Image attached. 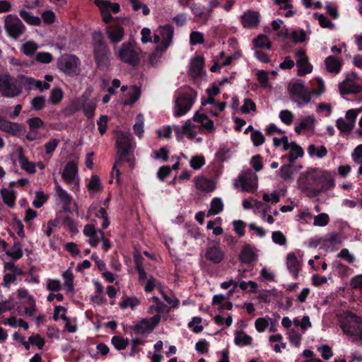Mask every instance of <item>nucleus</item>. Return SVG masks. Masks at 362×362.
<instances>
[{"label": "nucleus", "instance_id": "obj_1", "mask_svg": "<svg viewBox=\"0 0 362 362\" xmlns=\"http://www.w3.org/2000/svg\"><path fill=\"white\" fill-rule=\"evenodd\" d=\"M298 185L307 197L313 198L333 189L335 181L332 172L318 168H310L300 175Z\"/></svg>", "mask_w": 362, "mask_h": 362}, {"label": "nucleus", "instance_id": "obj_2", "mask_svg": "<svg viewBox=\"0 0 362 362\" xmlns=\"http://www.w3.org/2000/svg\"><path fill=\"white\" fill-rule=\"evenodd\" d=\"M116 135L117 155L112 170V176H115L117 182L119 183L121 175L119 168H124L125 163H127L130 169H133L135 166V160L131 153L134 151L136 144L129 133L117 132Z\"/></svg>", "mask_w": 362, "mask_h": 362}, {"label": "nucleus", "instance_id": "obj_3", "mask_svg": "<svg viewBox=\"0 0 362 362\" xmlns=\"http://www.w3.org/2000/svg\"><path fill=\"white\" fill-rule=\"evenodd\" d=\"M338 320L344 334L351 337L353 341L362 344V317L346 312L339 315Z\"/></svg>", "mask_w": 362, "mask_h": 362}, {"label": "nucleus", "instance_id": "obj_4", "mask_svg": "<svg viewBox=\"0 0 362 362\" xmlns=\"http://www.w3.org/2000/svg\"><path fill=\"white\" fill-rule=\"evenodd\" d=\"M115 55L122 62L136 66L143 57V52L135 42H125L115 49Z\"/></svg>", "mask_w": 362, "mask_h": 362}, {"label": "nucleus", "instance_id": "obj_5", "mask_svg": "<svg viewBox=\"0 0 362 362\" xmlns=\"http://www.w3.org/2000/svg\"><path fill=\"white\" fill-rule=\"evenodd\" d=\"M197 98V93L193 89L178 92L173 103V115L180 117L186 115L192 109Z\"/></svg>", "mask_w": 362, "mask_h": 362}, {"label": "nucleus", "instance_id": "obj_6", "mask_svg": "<svg viewBox=\"0 0 362 362\" xmlns=\"http://www.w3.org/2000/svg\"><path fill=\"white\" fill-rule=\"evenodd\" d=\"M23 75L13 77L9 74L0 75V94L7 98L19 95L23 89Z\"/></svg>", "mask_w": 362, "mask_h": 362}, {"label": "nucleus", "instance_id": "obj_7", "mask_svg": "<svg viewBox=\"0 0 362 362\" xmlns=\"http://www.w3.org/2000/svg\"><path fill=\"white\" fill-rule=\"evenodd\" d=\"M235 189L248 193H255L258 188V177L250 169H243L233 182Z\"/></svg>", "mask_w": 362, "mask_h": 362}, {"label": "nucleus", "instance_id": "obj_8", "mask_svg": "<svg viewBox=\"0 0 362 362\" xmlns=\"http://www.w3.org/2000/svg\"><path fill=\"white\" fill-rule=\"evenodd\" d=\"M174 28L171 25H160L155 31L153 42L158 43L157 49L165 52L173 43Z\"/></svg>", "mask_w": 362, "mask_h": 362}, {"label": "nucleus", "instance_id": "obj_9", "mask_svg": "<svg viewBox=\"0 0 362 362\" xmlns=\"http://www.w3.org/2000/svg\"><path fill=\"white\" fill-rule=\"evenodd\" d=\"M62 177L66 183L69 185L72 192H79L80 178L78 176V165L74 161H69L62 173Z\"/></svg>", "mask_w": 362, "mask_h": 362}, {"label": "nucleus", "instance_id": "obj_10", "mask_svg": "<svg viewBox=\"0 0 362 362\" xmlns=\"http://www.w3.org/2000/svg\"><path fill=\"white\" fill-rule=\"evenodd\" d=\"M80 60L73 54L62 56L57 62L59 69L70 76L78 75L80 73Z\"/></svg>", "mask_w": 362, "mask_h": 362}, {"label": "nucleus", "instance_id": "obj_11", "mask_svg": "<svg viewBox=\"0 0 362 362\" xmlns=\"http://www.w3.org/2000/svg\"><path fill=\"white\" fill-rule=\"evenodd\" d=\"M4 29L9 37L17 39L25 31V26L16 15L9 14L4 20Z\"/></svg>", "mask_w": 362, "mask_h": 362}, {"label": "nucleus", "instance_id": "obj_12", "mask_svg": "<svg viewBox=\"0 0 362 362\" xmlns=\"http://www.w3.org/2000/svg\"><path fill=\"white\" fill-rule=\"evenodd\" d=\"M95 4L98 7L103 21L109 23L113 20L111 12L116 14L120 11V6L117 3H112L108 0H95Z\"/></svg>", "mask_w": 362, "mask_h": 362}, {"label": "nucleus", "instance_id": "obj_13", "mask_svg": "<svg viewBox=\"0 0 362 362\" xmlns=\"http://www.w3.org/2000/svg\"><path fill=\"white\" fill-rule=\"evenodd\" d=\"M160 321V315H156L151 318H145L131 327L137 335H145L151 333Z\"/></svg>", "mask_w": 362, "mask_h": 362}, {"label": "nucleus", "instance_id": "obj_14", "mask_svg": "<svg viewBox=\"0 0 362 362\" xmlns=\"http://www.w3.org/2000/svg\"><path fill=\"white\" fill-rule=\"evenodd\" d=\"M296 57V66L298 67V75L305 76L313 71V66L309 62V59L305 50L300 49L295 52Z\"/></svg>", "mask_w": 362, "mask_h": 362}, {"label": "nucleus", "instance_id": "obj_15", "mask_svg": "<svg viewBox=\"0 0 362 362\" xmlns=\"http://www.w3.org/2000/svg\"><path fill=\"white\" fill-rule=\"evenodd\" d=\"M105 34L112 44L122 42L125 35L124 28L119 24H112L105 28Z\"/></svg>", "mask_w": 362, "mask_h": 362}, {"label": "nucleus", "instance_id": "obj_16", "mask_svg": "<svg viewBox=\"0 0 362 362\" xmlns=\"http://www.w3.org/2000/svg\"><path fill=\"white\" fill-rule=\"evenodd\" d=\"M55 192L60 199V202L63 204V209L66 211H71V206H73L76 209H77L76 204L73 201L71 197L68 194V192L64 190L61 185L58 184L57 181H55Z\"/></svg>", "mask_w": 362, "mask_h": 362}, {"label": "nucleus", "instance_id": "obj_17", "mask_svg": "<svg viewBox=\"0 0 362 362\" xmlns=\"http://www.w3.org/2000/svg\"><path fill=\"white\" fill-rule=\"evenodd\" d=\"M95 59L99 66L103 64H106V62L110 55V50L107 45L102 41H99L94 45Z\"/></svg>", "mask_w": 362, "mask_h": 362}, {"label": "nucleus", "instance_id": "obj_18", "mask_svg": "<svg viewBox=\"0 0 362 362\" xmlns=\"http://www.w3.org/2000/svg\"><path fill=\"white\" fill-rule=\"evenodd\" d=\"M356 119L347 110L344 118H339L336 121L337 127L344 133H350L355 127Z\"/></svg>", "mask_w": 362, "mask_h": 362}, {"label": "nucleus", "instance_id": "obj_19", "mask_svg": "<svg viewBox=\"0 0 362 362\" xmlns=\"http://www.w3.org/2000/svg\"><path fill=\"white\" fill-rule=\"evenodd\" d=\"M194 185L197 190L209 193L216 189V182L204 175H199L194 178Z\"/></svg>", "mask_w": 362, "mask_h": 362}, {"label": "nucleus", "instance_id": "obj_20", "mask_svg": "<svg viewBox=\"0 0 362 362\" xmlns=\"http://www.w3.org/2000/svg\"><path fill=\"white\" fill-rule=\"evenodd\" d=\"M193 120L200 123V126H198V128L202 132L209 133L215 130L214 122L204 114H200L197 112L194 115Z\"/></svg>", "mask_w": 362, "mask_h": 362}, {"label": "nucleus", "instance_id": "obj_21", "mask_svg": "<svg viewBox=\"0 0 362 362\" xmlns=\"http://www.w3.org/2000/svg\"><path fill=\"white\" fill-rule=\"evenodd\" d=\"M286 267L294 279H298L301 270V263L294 252H289L286 256Z\"/></svg>", "mask_w": 362, "mask_h": 362}, {"label": "nucleus", "instance_id": "obj_22", "mask_svg": "<svg viewBox=\"0 0 362 362\" xmlns=\"http://www.w3.org/2000/svg\"><path fill=\"white\" fill-rule=\"evenodd\" d=\"M339 90L341 95L355 94L361 92L362 87L354 80L346 78L339 84Z\"/></svg>", "mask_w": 362, "mask_h": 362}, {"label": "nucleus", "instance_id": "obj_23", "mask_svg": "<svg viewBox=\"0 0 362 362\" xmlns=\"http://www.w3.org/2000/svg\"><path fill=\"white\" fill-rule=\"evenodd\" d=\"M0 130L11 136H18L22 132V126L0 117Z\"/></svg>", "mask_w": 362, "mask_h": 362}, {"label": "nucleus", "instance_id": "obj_24", "mask_svg": "<svg viewBox=\"0 0 362 362\" xmlns=\"http://www.w3.org/2000/svg\"><path fill=\"white\" fill-rule=\"evenodd\" d=\"M84 235L88 238V242L91 247H95L98 244L101 237L99 230H96L93 224H87L84 226Z\"/></svg>", "mask_w": 362, "mask_h": 362}, {"label": "nucleus", "instance_id": "obj_25", "mask_svg": "<svg viewBox=\"0 0 362 362\" xmlns=\"http://www.w3.org/2000/svg\"><path fill=\"white\" fill-rule=\"evenodd\" d=\"M23 88L26 89H38L40 90H48L50 85L48 83L35 80L31 77H27L23 75Z\"/></svg>", "mask_w": 362, "mask_h": 362}, {"label": "nucleus", "instance_id": "obj_26", "mask_svg": "<svg viewBox=\"0 0 362 362\" xmlns=\"http://www.w3.org/2000/svg\"><path fill=\"white\" fill-rule=\"evenodd\" d=\"M241 21L245 28H255L259 24V16L257 12L248 11L241 16Z\"/></svg>", "mask_w": 362, "mask_h": 362}, {"label": "nucleus", "instance_id": "obj_27", "mask_svg": "<svg viewBox=\"0 0 362 362\" xmlns=\"http://www.w3.org/2000/svg\"><path fill=\"white\" fill-rule=\"evenodd\" d=\"M17 151L18 160L21 168L30 174H34L36 172L35 164L29 161V160L24 156L23 150L21 147H18Z\"/></svg>", "mask_w": 362, "mask_h": 362}, {"label": "nucleus", "instance_id": "obj_28", "mask_svg": "<svg viewBox=\"0 0 362 362\" xmlns=\"http://www.w3.org/2000/svg\"><path fill=\"white\" fill-rule=\"evenodd\" d=\"M269 343L275 353H281L286 347V343L284 341V337L279 333L271 335L269 337Z\"/></svg>", "mask_w": 362, "mask_h": 362}, {"label": "nucleus", "instance_id": "obj_29", "mask_svg": "<svg viewBox=\"0 0 362 362\" xmlns=\"http://www.w3.org/2000/svg\"><path fill=\"white\" fill-rule=\"evenodd\" d=\"M191 10L198 22L206 23L211 16V11L207 10L199 4H193Z\"/></svg>", "mask_w": 362, "mask_h": 362}, {"label": "nucleus", "instance_id": "obj_30", "mask_svg": "<svg viewBox=\"0 0 362 362\" xmlns=\"http://www.w3.org/2000/svg\"><path fill=\"white\" fill-rule=\"evenodd\" d=\"M224 255V252L218 246L208 248L205 255L207 259L216 264L221 262L223 259Z\"/></svg>", "mask_w": 362, "mask_h": 362}, {"label": "nucleus", "instance_id": "obj_31", "mask_svg": "<svg viewBox=\"0 0 362 362\" xmlns=\"http://www.w3.org/2000/svg\"><path fill=\"white\" fill-rule=\"evenodd\" d=\"M315 118L313 115H308L303 118L298 125L295 127V132L300 134L304 131H310L314 129Z\"/></svg>", "mask_w": 362, "mask_h": 362}, {"label": "nucleus", "instance_id": "obj_32", "mask_svg": "<svg viewBox=\"0 0 362 362\" xmlns=\"http://www.w3.org/2000/svg\"><path fill=\"white\" fill-rule=\"evenodd\" d=\"M307 151L310 157H315L318 159L325 158L328 153L325 146H316L313 144L308 146Z\"/></svg>", "mask_w": 362, "mask_h": 362}, {"label": "nucleus", "instance_id": "obj_33", "mask_svg": "<svg viewBox=\"0 0 362 362\" xmlns=\"http://www.w3.org/2000/svg\"><path fill=\"white\" fill-rule=\"evenodd\" d=\"M18 314L27 317H34L37 311L36 300L27 303L25 305L17 308Z\"/></svg>", "mask_w": 362, "mask_h": 362}, {"label": "nucleus", "instance_id": "obj_34", "mask_svg": "<svg viewBox=\"0 0 362 362\" xmlns=\"http://www.w3.org/2000/svg\"><path fill=\"white\" fill-rule=\"evenodd\" d=\"M0 194L4 203L10 208L16 205V194L13 189L2 188Z\"/></svg>", "mask_w": 362, "mask_h": 362}, {"label": "nucleus", "instance_id": "obj_35", "mask_svg": "<svg viewBox=\"0 0 362 362\" xmlns=\"http://www.w3.org/2000/svg\"><path fill=\"white\" fill-rule=\"evenodd\" d=\"M204 59L202 57H196L190 63L189 71L193 77L200 76L203 71Z\"/></svg>", "mask_w": 362, "mask_h": 362}, {"label": "nucleus", "instance_id": "obj_36", "mask_svg": "<svg viewBox=\"0 0 362 362\" xmlns=\"http://www.w3.org/2000/svg\"><path fill=\"white\" fill-rule=\"evenodd\" d=\"M288 150V160L290 163H293L296 159L302 158L304 155L303 148L293 141L290 143Z\"/></svg>", "mask_w": 362, "mask_h": 362}, {"label": "nucleus", "instance_id": "obj_37", "mask_svg": "<svg viewBox=\"0 0 362 362\" xmlns=\"http://www.w3.org/2000/svg\"><path fill=\"white\" fill-rule=\"evenodd\" d=\"M252 342V338L243 331L235 332L234 343L238 346H248Z\"/></svg>", "mask_w": 362, "mask_h": 362}, {"label": "nucleus", "instance_id": "obj_38", "mask_svg": "<svg viewBox=\"0 0 362 362\" xmlns=\"http://www.w3.org/2000/svg\"><path fill=\"white\" fill-rule=\"evenodd\" d=\"M223 210V200L219 197H215L211 202L210 207L207 212V216L218 214Z\"/></svg>", "mask_w": 362, "mask_h": 362}, {"label": "nucleus", "instance_id": "obj_39", "mask_svg": "<svg viewBox=\"0 0 362 362\" xmlns=\"http://www.w3.org/2000/svg\"><path fill=\"white\" fill-rule=\"evenodd\" d=\"M325 63L326 69L329 72L338 74L341 70V65L340 62L332 56L327 57L325 59Z\"/></svg>", "mask_w": 362, "mask_h": 362}, {"label": "nucleus", "instance_id": "obj_40", "mask_svg": "<svg viewBox=\"0 0 362 362\" xmlns=\"http://www.w3.org/2000/svg\"><path fill=\"white\" fill-rule=\"evenodd\" d=\"M4 251L13 260H18L23 255L21 244L18 242L14 243L10 250L6 249Z\"/></svg>", "mask_w": 362, "mask_h": 362}, {"label": "nucleus", "instance_id": "obj_41", "mask_svg": "<svg viewBox=\"0 0 362 362\" xmlns=\"http://www.w3.org/2000/svg\"><path fill=\"white\" fill-rule=\"evenodd\" d=\"M197 129H199L198 126L193 124L190 119H187L182 126L183 133L190 139L196 137Z\"/></svg>", "mask_w": 362, "mask_h": 362}, {"label": "nucleus", "instance_id": "obj_42", "mask_svg": "<svg viewBox=\"0 0 362 362\" xmlns=\"http://www.w3.org/2000/svg\"><path fill=\"white\" fill-rule=\"evenodd\" d=\"M255 254L252 248L249 246H245L240 253V259L242 262L249 264L255 259Z\"/></svg>", "mask_w": 362, "mask_h": 362}, {"label": "nucleus", "instance_id": "obj_43", "mask_svg": "<svg viewBox=\"0 0 362 362\" xmlns=\"http://www.w3.org/2000/svg\"><path fill=\"white\" fill-rule=\"evenodd\" d=\"M140 96V90L136 86L130 87L128 96H127L124 100L123 103L125 105H131L135 103Z\"/></svg>", "mask_w": 362, "mask_h": 362}, {"label": "nucleus", "instance_id": "obj_44", "mask_svg": "<svg viewBox=\"0 0 362 362\" xmlns=\"http://www.w3.org/2000/svg\"><path fill=\"white\" fill-rule=\"evenodd\" d=\"M274 320L269 317H259L255 322V327L258 332H263L269 325V323H272Z\"/></svg>", "mask_w": 362, "mask_h": 362}, {"label": "nucleus", "instance_id": "obj_45", "mask_svg": "<svg viewBox=\"0 0 362 362\" xmlns=\"http://www.w3.org/2000/svg\"><path fill=\"white\" fill-rule=\"evenodd\" d=\"M64 279V285L67 288L68 292L74 291V275L71 269H68L62 273Z\"/></svg>", "mask_w": 362, "mask_h": 362}, {"label": "nucleus", "instance_id": "obj_46", "mask_svg": "<svg viewBox=\"0 0 362 362\" xmlns=\"http://www.w3.org/2000/svg\"><path fill=\"white\" fill-rule=\"evenodd\" d=\"M38 48V45L34 41H28L21 45L20 49L24 54L31 56Z\"/></svg>", "mask_w": 362, "mask_h": 362}, {"label": "nucleus", "instance_id": "obj_47", "mask_svg": "<svg viewBox=\"0 0 362 362\" xmlns=\"http://www.w3.org/2000/svg\"><path fill=\"white\" fill-rule=\"evenodd\" d=\"M87 187L88 191L98 192L102 190V185L100 178L96 175H93L88 182Z\"/></svg>", "mask_w": 362, "mask_h": 362}, {"label": "nucleus", "instance_id": "obj_48", "mask_svg": "<svg viewBox=\"0 0 362 362\" xmlns=\"http://www.w3.org/2000/svg\"><path fill=\"white\" fill-rule=\"evenodd\" d=\"M20 16L26 23L33 25H38L41 22V19L39 17L33 16L25 10L20 11Z\"/></svg>", "mask_w": 362, "mask_h": 362}, {"label": "nucleus", "instance_id": "obj_49", "mask_svg": "<svg viewBox=\"0 0 362 362\" xmlns=\"http://www.w3.org/2000/svg\"><path fill=\"white\" fill-rule=\"evenodd\" d=\"M221 222V218L220 217L216 218L214 221H209L207 222L206 228L212 230L215 235H220L223 233V229L220 226Z\"/></svg>", "mask_w": 362, "mask_h": 362}, {"label": "nucleus", "instance_id": "obj_50", "mask_svg": "<svg viewBox=\"0 0 362 362\" xmlns=\"http://www.w3.org/2000/svg\"><path fill=\"white\" fill-rule=\"evenodd\" d=\"M140 303V300L134 296L127 297L122 299V300L119 303V307L122 309H125L127 308H131L134 309L135 307L139 305Z\"/></svg>", "mask_w": 362, "mask_h": 362}, {"label": "nucleus", "instance_id": "obj_51", "mask_svg": "<svg viewBox=\"0 0 362 362\" xmlns=\"http://www.w3.org/2000/svg\"><path fill=\"white\" fill-rule=\"evenodd\" d=\"M312 95V93L308 90L299 96L294 97L293 101L297 104L298 107H301L303 105L308 104L311 101Z\"/></svg>", "mask_w": 362, "mask_h": 362}, {"label": "nucleus", "instance_id": "obj_52", "mask_svg": "<svg viewBox=\"0 0 362 362\" xmlns=\"http://www.w3.org/2000/svg\"><path fill=\"white\" fill-rule=\"evenodd\" d=\"M62 225L70 233L75 234L78 232V223L69 216H66L62 221Z\"/></svg>", "mask_w": 362, "mask_h": 362}, {"label": "nucleus", "instance_id": "obj_53", "mask_svg": "<svg viewBox=\"0 0 362 362\" xmlns=\"http://www.w3.org/2000/svg\"><path fill=\"white\" fill-rule=\"evenodd\" d=\"M253 44L256 47L259 48H266L269 49L271 47V42L269 38L264 35H260L255 38Z\"/></svg>", "mask_w": 362, "mask_h": 362}, {"label": "nucleus", "instance_id": "obj_54", "mask_svg": "<svg viewBox=\"0 0 362 362\" xmlns=\"http://www.w3.org/2000/svg\"><path fill=\"white\" fill-rule=\"evenodd\" d=\"M279 117L281 121L287 126H291L294 120L293 113L288 110L280 111Z\"/></svg>", "mask_w": 362, "mask_h": 362}, {"label": "nucleus", "instance_id": "obj_55", "mask_svg": "<svg viewBox=\"0 0 362 362\" xmlns=\"http://www.w3.org/2000/svg\"><path fill=\"white\" fill-rule=\"evenodd\" d=\"M189 166L195 170H199L205 165V158L203 156H195L192 157V158L189 160Z\"/></svg>", "mask_w": 362, "mask_h": 362}, {"label": "nucleus", "instance_id": "obj_56", "mask_svg": "<svg viewBox=\"0 0 362 362\" xmlns=\"http://www.w3.org/2000/svg\"><path fill=\"white\" fill-rule=\"evenodd\" d=\"M287 335L290 343L293 346L296 347H298L300 346L302 340V336L300 333L295 329H291L287 333Z\"/></svg>", "mask_w": 362, "mask_h": 362}, {"label": "nucleus", "instance_id": "obj_57", "mask_svg": "<svg viewBox=\"0 0 362 362\" xmlns=\"http://www.w3.org/2000/svg\"><path fill=\"white\" fill-rule=\"evenodd\" d=\"M337 258L345 260L347 263L351 264L356 261L355 255L348 249H342L337 255Z\"/></svg>", "mask_w": 362, "mask_h": 362}, {"label": "nucleus", "instance_id": "obj_58", "mask_svg": "<svg viewBox=\"0 0 362 362\" xmlns=\"http://www.w3.org/2000/svg\"><path fill=\"white\" fill-rule=\"evenodd\" d=\"M111 342L116 349L123 350L127 346L129 340L122 337L115 336L112 338Z\"/></svg>", "mask_w": 362, "mask_h": 362}, {"label": "nucleus", "instance_id": "obj_59", "mask_svg": "<svg viewBox=\"0 0 362 362\" xmlns=\"http://www.w3.org/2000/svg\"><path fill=\"white\" fill-rule=\"evenodd\" d=\"M46 288L50 292H58L62 290V284L58 279H48L47 280Z\"/></svg>", "mask_w": 362, "mask_h": 362}, {"label": "nucleus", "instance_id": "obj_60", "mask_svg": "<svg viewBox=\"0 0 362 362\" xmlns=\"http://www.w3.org/2000/svg\"><path fill=\"white\" fill-rule=\"evenodd\" d=\"M313 218V225L315 226L324 227L327 226L329 221V217L325 213H322L317 216H315Z\"/></svg>", "mask_w": 362, "mask_h": 362}, {"label": "nucleus", "instance_id": "obj_61", "mask_svg": "<svg viewBox=\"0 0 362 362\" xmlns=\"http://www.w3.org/2000/svg\"><path fill=\"white\" fill-rule=\"evenodd\" d=\"M252 144L255 146H259L264 144L265 137L259 130H253L250 136Z\"/></svg>", "mask_w": 362, "mask_h": 362}, {"label": "nucleus", "instance_id": "obj_62", "mask_svg": "<svg viewBox=\"0 0 362 362\" xmlns=\"http://www.w3.org/2000/svg\"><path fill=\"white\" fill-rule=\"evenodd\" d=\"M238 286L243 291L255 293L257 288V284L253 281H241L238 282Z\"/></svg>", "mask_w": 362, "mask_h": 362}, {"label": "nucleus", "instance_id": "obj_63", "mask_svg": "<svg viewBox=\"0 0 362 362\" xmlns=\"http://www.w3.org/2000/svg\"><path fill=\"white\" fill-rule=\"evenodd\" d=\"M240 111L244 114H247L250 111L256 112V105L250 98H245L243 100V104L240 107Z\"/></svg>", "mask_w": 362, "mask_h": 362}, {"label": "nucleus", "instance_id": "obj_64", "mask_svg": "<svg viewBox=\"0 0 362 362\" xmlns=\"http://www.w3.org/2000/svg\"><path fill=\"white\" fill-rule=\"evenodd\" d=\"M64 96V92L60 88H54L50 93L49 100L52 104L59 103Z\"/></svg>", "mask_w": 362, "mask_h": 362}]
</instances>
